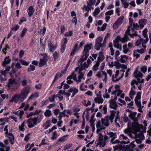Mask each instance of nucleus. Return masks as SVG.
I'll use <instances>...</instances> for the list:
<instances>
[{
  "instance_id": "4c0bfd02",
  "label": "nucleus",
  "mask_w": 151,
  "mask_h": 151,
  "mask_svg": "<svg viewBox=\"0 0 151 151\" xmlns=\"http://www.w3.org/2000/svg\"><path fill=\"white\" fill-rule=\"evenodd\" d=\"M54 60H55L58 57V54L56 51H55L53 54Z\"/></svg>"
},
{
  "instance_id": "58836bf2",
  "label": "nucleus",
  "mask_w": 151,
  "mask_h": 151,
  "mask_svg": "<svg viewBox=\"0 0 151 151\" xmlns=\"http://www.w3.org/2000/svg\"><path fill=\"white\" fill-rule=\"evenodd\" d=\"M27 31V29L26 28H24L23 29L20 35V36L21 37H22L24 36L26 32Z\"/></svg>"
},
{
  "instance_id": "412c9836",
  "label": "nucleus",
  "mask_w": 151,
  "mask_h": 151,
  "mask_svg": "<svg viewBox=\"0 0 151 151\" xmlns=\"http://www.w3.org/2000/svg\"><path fill=\"white\" fill-rule=\"evenodd\" d=\"M6 136H9V137H12V139H10V142L11 144H12V145L14 143V137L13 134L11 133H8L7 134V135Z\"/></svg>"
},
{
  "instance_id": "a878e982",
  "label": "nucleus",
  "mask_w": 151,
  "mask_h": 151,
  "mask_svg": "<svg viewBox=\"0 0 151 151\" xmlns=\"http://www.w3.org/2000/svg\"><path fill=\"white\" fill-rule=\"evenodd\" d=\"M100 9L99 7L96 8L94 12L93 13V15L94 17H96V15H98L100 12Z\"/></svg>"
},
{
  "instance_id": "ea45409f",
  "label": "nucleus",
  "mask_w": 151,
  "mask_h": 151,
  "mask_svg": "<svg viewBox=\"0 0 151 151\" xmlns=\"http://www.w3.org/2000/svg\"><path fill=\"white\" fill-rule=\"evenodd\" d=\"M45 55L44 56L43 58L42 59H43V60L45 61V62H47L49 58V57L47 55L46 53H45Z\"/></svg>"
},
{
  "instance_id": "bf43d9fd",
  "label": "nucleus",
  "mask_w": 151,
  "mask_h": 151,
  "mask_svg": "<svg viewBox=\"0 0 151 151\" xmlns=\"http://www.w3.org/2000/svg\"><path fill=\"white\" fill-rule=\"evenodd\" d=\"M72 22L73 23H75V25H76L77 22V17L76 16L74 17L73 18V19L72 20Z\"/></svg>"
},
{
  "instance_id": "f03ea898",
  "label": "nucleus",
  "mask_w": 151,
  "mask_h": 151,
  "mask_svg": "<svg viewBox=\"0 0 151 151\" xmlns=\"http://www.w3.org/2000/svg\"><path fill=\"white\" fill-rule=\"evenodd\" d=\"M43 118V116L40 115L37 117L32 118H29L26 122L28 123V127L29 128L34 127L37 124V123H39Z\"/></svg>"
},
{
  "instance_id": "72a5a7b5",
  "label": "nucleus",
  "mask_w": 151,
  "mask_h": 151,
  "mask_svg": "<svg viewBox=\"0 0 151 151\" xmlns=\"http://www.w3.org/2000/svg\"><path fill=\"white\" fill-rule=\"evenodd\" d=\"M107 134L110 136L109 137L110 138L116 137V135L115 133H114L113 132H109V133H108L107 132Z\"/></svg>"
},
{
  "instance_id": "a18cd8bd",
  "label": "nucleus",
  "mask_w": 151,
  "mask_h": 151,
  "mask_svg": "<svg viewBox=\"0 0 151 151\" xmlns=\"http://www.w3.org/2000/svg\"><path fill=\"white\" fill-rule=\"evenodd\" d=\"M113 12L114 11L113 10H111L110 11L106 12L105 13V15L106 16L111 15L113 14Z\"/></svg>"
},
{
  "instance_id": "f8f14e48",
  "label": "nucleus",
  "mask_w": 151,
  "mask_h": 151,
  "mask_svg": "<svg viewBox=\"0 0 151 151\" xmlns=\"http://www.w3.org/2000/svg\"><path fill=\"white\" fill-rule=\"evenodd\" d=\"M87 6L84 5L83 7L82 8V10L85 9L86 11H87V12H88L89 10H91V8L90 6L93 5H91L90 2L89 3L87 1Z\"/></svg>"
},
{
  "instance_id": "7ed1b4c3",
  "label": "nucleus",
  "mask_w": 151,
  "mask_h": 151,
  "mask_svg": "<svg viewBox=\"0 0 151 151\" xmlns=\"http://www.w3.org/2000/svg\"><path fill=\"white\" fill-rule=\"evenodd\" d=\"M137 114L136 112H133L130 113L129 115V117L130 119L134 121V123L133 124V127L134 128H139L143 127L142 126L139 124L137 122L138 118L137 117H136L135 116Z\"/></svg>"
},
{
  "instance_id": "423d86ee",
  "label": "nucleus",
  "mask_w": 151,
  "mask_h": 151,
  "mask_svg": "<svg viewBox=\"0 0 151 151\" xmlns=\"http://www.w3.org/2000/svg\"><path fill=\"white\" fill-rule=\"evenodd\" d=\"M145 50H144L143 49H141L140 50H134L133 51V56L134 57H136V58H138L140 56V55L139 54H135V53L136 52H138L140 53L141 54H142L145 52Z\"/></svg>"
},
{
  "instance_id": "2eb2a0df",
  "label": "nucleus",
  "mask_w": 151,
  "mask_h": 151,
  "mask_svg": "<svg viewBox=\"0 0 151 151\" xmlns=\"http://www.w3.org/2000/svg\"><path fill=\"white\" fill-rule=\"evenodd\" d=\"M79 43V41H78L75 45L73 47V50L71 52L70 54V55L73 56V55L75 53L76 51L78 49V43Z\"/></svg>"
},
{
  "instance_id": "a211bd4d",
  "label": "nucleus",
  "mask_w": 151,
  "mask_h": 151,
  "mask_svg": "<svg viewBox=\"0 0 151 151\" xmlns=\"http://www.w3.org/2000/svg\"><path fill=\"white\" fill-rule=\"evenodd\" d=\"M105 47V45L102 44H98L95 43L94 46V48L97 51H99L100 49V47Z\"/></svg>"
},
{
  "instance_id": "39448f33",
  "label": "nucleus",
  "mask_w": 151,
  "mask_h": 151,
  "mask_svg": "<svg viewBox=\"0 0 151 151\" xmlns=\"http://www.w3.org/2000/svg\"><path fill=\"white\" fill-rule=\"evenodd\" d=\"M101 124L103 126L107 127L109 125V116H106L104 118L101 119Z\"/></svg>"
},
{
  "instance_id": "4468645a",
  "label": "nucleus",
  "mask_w": 151,
  "mask_h": 151,
  "mask_svg": "<svg viewBox=\"0 0 151 151\" xmlns=\"http://www.w3.org/2000/svg\"><path fill=\"white\" fill-rule=\"evenodd\" d=\"M103 52H99V56L97 58V61L99 62L103 61L105 58V57L103 55Z\"/></svg>"
},
{
  "instance_id": "6ab92c4d",
  "label": "nucleus",
  "mask_w": 151,
  "mask_h": 151,
  "mask_svg": "<svg viewBox=\"0 0 151 151\" xmlns=\"http://www.w3.org/2000/svg\"><path fill=\"white\" fill-rule=\"evenodd\" d=\"M134 141H133L129 145H127L125 147L126 149H130L131 148L133 149L136 146L134 144Z\"/></svg>"
},
{
  "instance_id": "6e6552de",
  "label": "nucleus",
  "mask_w": 151,
  "mask_h": 151,
  "mask_svg": "<svg viewBox=\"0 0 151 151\" xmlns=\"http://www.w3.org/2000/svg\"><path fill=\"white\" fill-rule=\"evenodd\" d=\"M8 81V83L6 86L8 87L9 89L11 87V85H12L14 84L15 85L17 84V83L15 79L12 78L9 79Z\"/></svg>"
},
{
  "instance_id": "5fc2aeb1",
  "label": "nucleus",
  "mask_w": 151,
  "mask_h": 151,
  "mask_svg": "<svg viewBox=\"0 0 151 151\" xmlns=\"http://www.w3.org/2000/svg\"><path fill=\"white\" fill-rule=\"evenodd\" d=\"M84 43H85V42L83 41L80 42V44L79 45V46H78V49H77L78 50H79V49L82 47V46L84 45Z\"/></svg>"
},
{
  "instance_id": "69168bd1",
  "label": "nucleus",
  "mask_w": 151,
  "mask_h": 151,
  "mask_svg": "<svg viewBox=\"0 0 151 151\" xmlns=\"http://www.w3.org/2000/svg\"><path fill=\"white\" fill-rule=\"evenodd\" d=\"M107 25V24L106 23H104L103 24V25H102V27H101V31H104L106 28Z\"/></svg>"
},
{
  "instance_id": "864d4df0",
  "label": "nucleus",
  "mask_w": 151,
  "mask_h": 151,
  "mask_svg": "<svg viewBox=\"0 0 151 151\" xmlns=\"http://www.w3.org/2000/svg\"><path fill=\"white\" fill-rule=\"evenodd\" d=\"M134 101L135 103L138 107H140L141 106V102L140 101H139L136 99H134Z\"/></svg>"
},
{
  "instance_id": "4be33fe9",
  "label": "nucleus",
  "mask_w": 151,
  "mask_h": 151,
  "mask_svg": "<svg viewBox=\"0 0 151 151\" xmlns=\"http://www.w3.org/2000/svg\"><path fill=\"white\" fill-rule=\"evenodd\" d=\"M128 40H129V38L127 35L126 34H124V37L121 39V41L122 42L124 43Z\"/></svg>"
},
{
  "instance_id": "774afa93",
  "label": "nucleus",
  "mask_w": 151,
  "mask_h": 151,
  "mask_svg": "<svg viewBox=\"0 0 151 151\" xmlns=\"http://www.w3.org/2000/svg\"><path fill=\"white\" fill-rule=\"evenodd\" d=\"M24 53V52L22 50H21L20 51L19 54V58H21L22 57V56H23Z\"/></svg>"
},
{
  "instance_id": "9b49d317",
  "label": "nucleus",
  "mask_w": 151,
  "mask_h": 151,
  "mask_svg": "<svg viewBox=\"0 0 151 151\" xmlns=\"http://www.w3.org/2000/svg\"><path fill=\"white\" fill-rule=\"evenodd\" d=\"M35 11V9L33 8V6H30L27 9V11L28 12V15L29 17H31Z\"/></svg>"
},
{
  "instance_id": "de8ad7c7",
  "label": "nucleus",
  "mask_w": 151,
  "mask_h": 151,
  "mask_svg": "<svg viewBox=\"0 0 151 151\" xmlns=\"http://www.w3.org/2000/svg\"><path fill=\"white\" fill-rule=\"evenodd\" d=\"M141 70L143 73H145L147 70V67L145 65H144L141 68Z\"/></svg>"
},
{
  "instance_id": "37998d69",
  "label": "nucleus",
  "mask_w": 151,
  "mask_h": 151,
  "mask_svg": "<svg viewBox=\"0 0 151 151\" xmlns=\"http://www.w3.org/2000/svg\"><path fill=\"white\" fill-rule=\"evenodd\" d=\"M106 144V143L105 142H98V144H97V145H100V147H104L105 145Z\"/></svg>"
},
{
  "instance_id": "1a4fd4ad",
  "label": "nucleus",
  "mask_w": 151,
  "mask_h": 151,
  "mask_svg": "<svg viewBox=\"0 0 151 151\" xmlns=\"http://www.w3.org/2000/svg\"><path fill=\"white\" fill-rule=\"evenodd\" d=\"M11 61V59L9 58V56H6L4 59L3 62L2 63V66L4 67H6V65L9 64Z\"/></svg>"
},
{
  "instance_id": "79ce46f5",
  "label": "nucleus",
  "mask_w": 151,
  "mask_h": 151,
  "mask_svg": "<svg viewBox=\"0 0 151 151\" xmlns=\"http://www.w3.org/2000/svg\"><path fill=\"white\" fill-rule=\"evenodd\" d=\"M0 146L2 147L0 148V151H5L4 148L5 147V145L1 142H0Z\"/></svg>"
},
{
  "instance_id": "20e7f679",
  "label": "nucleus",
  "mask_w": 151,
  "mask_h": 151,
  "mask_svg": "<svg viewBox=\"0 0 151 151\" xmlns=\"http://www.w3.org/2000/svg\"><path fill=\"white\" fill-rule=\"evenodd\" d=\"M124 18V17L123 16H122L118 18L116 22L113 25V29H116L119 26H120L122 23Z\"/></svg>"
},
{
  "instance_id": "0e129e2a",
  "label": "nucleus",
  "mask_w": 151,
  "mask_h": 151,
  "mask_svg": "<svg viewBox=\"0 0 151 151\" xmlns=\"http://www.w3.org/2000/svg\"><path fill=\"white\" fill-rule=\"evenodd\" d=\"M103 137L102 135V134L99 133V142L103 140Z\"/></svg>"
},
{
  "instance_id": "13d9d810",
  "label": "nucleus",
  "mask_w": 151,
  "mask_h": 151,
  "mask_svg": "<svg viewBox=\"0 0 151 151\" xmlns=\"http://www.w3.org/2000/svg\"><path fill=\"white\" fill-rule=\"evenodd\" d=\"M9 119V118L7 117V118H1L0 119V122H3L5 121V122H8V119Z\"/></svg>"
},
{
  "instance_id": "603ef678",
  "label": "nucleus",
  "mask_w": 151,
  "mask_h": 151,
  "mask_svg": "<svg viewBox=\"0 0 151 151\" xmlns=\"http://www.w3.org/2000/svg\"><path fill=\"white\" fill-rule=\"evenodd\" d=\"M57 137V134L56 132V131H55L53 133L52 136L51 137V139L52 140H54L56 139Z\"/></svg>"
},
{
  "instance_id": "c9c22d12",
  "label": "nucleus",
  "mask_w": 151,
  "mask_h": 151,
  "mask_svg": "<svg viewBox=\"0 0 151 151\" xmlns=\"http://www.w3.org/2000/svg\"><path fill=\"white\" fill-rule=\"evenodd\" d=\"M141 91H139L137 94V96L135 97V99L137 100H139L141 99Z\"/></svg>"
},
{
  "instance_id": "338daca9",
  "label": "nucleus",
  "mask_w": 151,
  "mask_h": 151,
  "mask_svg": "<svg viewBox=\"0 0 151 151\" xmlns=\"http://www.w3.org/2000/svg\"><path fill=\"white\" fill-rule=\"evenodd\" d=\"M19 28V26L18 25H17L15 26L12 29V30H14L15 31H17Z\"/></svg>"
},
{
  "instance_id": "e2e57ef3",
  "label": "nucleus",
  "mask_w": 151,
  "mask_h": 151,
  "mask_svg": "<svg viewBox=\"0 0 151 151\" xmlns=\"http://www.w3.org/2000/svg\"><path fill=\"white\" fill-rule=\"evenodd\" d=\"M111 114L110 116L112 117H114L115 115V111L114 110L110 111Z\"/></svg>"
},
{
  "instance_id": "c03bdc74",
  "label": "nucleus",
  "mask_w": 151,
  "mask_h": 151,
  "mask_svg": "<svg viewBox=\"0 0 151 151\" xmlns=\"http://www.w3.org/2000/svg\"><path fill=\"white\" fill-rule=\"evenodd\" d=\"M134 74H136V75L135 76V77L136 78H137L138 77H140L142 78L143 76L142 74L140 72H139V73L137 74V72L136 71L135 72Z\"/></svg>"
},
{
  "instance_id": "dca6fc26",
  "label": "nucleus",
  "mask_w": 151,
  "mask_h": 151,
  "mask_svg": "<svg viewBox=\"0 0 151 151\" xmlns=\"http://www.w3.org/2000/svg\"><path fill=\"white\" fill-rule=\"evenodd\" d=\"M78 91V90L74 87L71 88L68 91V92H72L73 94L75 95Z\"/></svg>"
},
{
  "instance_id": "cd10ccee",
  "label": "nucleus",
  "mask_w": 151,
  "mask_h": 151,
  "mask_svg": "<svg viewBox=\"0 0 151 151\" xmlns=\"http://www.w3.org/2000/svg\"><path fill=\"white\" fill-rule=\"evenodd\" d=\"M103 40V38L101 36L98 37L96 39L95 41V43L98 44H101V43Z\"/></svg>"
},
{
  "instance_id": "473e14b6",
  "label": "nucleus",
  "mask_w": 151,
  "mask_h": 151,
  "mask_svg": "<svg viewBox=\"0 0 151 151\" xmlns=\"http://www.w3.org/2000/svg\"><path fill=\"white\" fill-rule=\"evenodd\" d=\"M55 97V95H51V96L49 97L48 99L50 102H53L54 101Z\"/></svg>"
},
{
  "instance_id": "680f3d73",
  "label": "nucleus",
  "mask_w": 151,
  "mask_h": 151,
  "mask_svg": "<svg viewBox=\"0 0 151 151\" xmlns=\"http://www.w3.org/2000/svg\"><path fill=\"white\" fill-rule=\"evenodd\" d=\"M103 110L104 111V114H106L107 113V106L106 105H105L103 108Z\"/></svg>"
},
{
  "instance_id": "c85d7f7f",
  "label": "nucleus",
  "mask_w": 151,
  "mask_h": 151,
  "mask_svg": "<svg viewBox=\"0 0 151 151\" xmlns=\"http://www.w3.org/2000/svg\"><path fill=\"white\" fill-rule=\"evenodd\" d=\"M44 114L45 116H50L52 115L51 111L48 110H46Z\"/></svg>"
},
{
  "instance_id": "7c9ffc66",
  "label": "nucleus",
  "mask_w": 151,
  "mask_h": 151,
  "mask_svg": "<svg viewBox=\"0 0 151 151\" xmlns=\"http://www.w3.org/2000/svg\"><path fill=\"white\" fill-rule=\"evenodd\" d=\"M124 76V73H122V76H121V77H120V78H118L116 79V80H114V75H112V81L114 82H116V81H117L119 80H120L123 76Z\"/></svg>"
},
{
  "instance_id": "ddd939ff",
  "label": "nucleus",
  "mask_w": 151,
  "mask_h": 151,
  "mask_svg": "<svg viewBox=\"0 0 151 151\" xmlns=\"http://www.w3.org/2000/svg\"><path fill=\"white\" fill-rule=\"evenodd\" d=\"M109 103L110 104L109 107L110 108L114 109H116L118 105L117 104L116 102H113L111 101H109Z\"/></svg>"
},
{
  "instance_id": "9d476101",
  "label": "nucleus",
  "mask_w": 151,
  "mask_h": 151,
  "mask_svg": "<svg viewBox=\"0 0 151 151\" xmlns=\"http://www.w3.org/2000/svg\"><path fill=\"white\" fill-rule=\"evenodd\" d=\"M92 46V44L91 43L86 45L84 47V50L83 52H85L87 53H88L89 52V50L91 49Z\"/></svg>"
},
{
  "instance_id": "a19ab883",
  "label": "nucleus",
  "mask_w": 151,
  "mask_h": 151,
  "mask_svg": "<svg viewBox=\"0 0 151 151\" xmlns=\"http://www.w3.org/2000/svg\"><path fill=\"white\" fill-rule=\"evenodd\" d=\"M101 72L102 73V74L105 76V78L103 80V81H105V82H106L107 80V74L106 73L105 71H101Z\"/></svg>"
},
{
  "instance_id": "0eeeda50",
  "label": "nucleus",
  "mask_w": 151,
  "mask_h": 151,
  "mask_svg": "<svg viewBox=\"0 0 151 151\" xmlns=\"http://www.w3.org/2000/svg\"><path fill=\"white\" fill-rule=\"evenodd\" d=\"M83 55H82L81 58L78 61V62H81V65H82L83 62L86 60L89 55V54L88 53H87L85 52H83Z\"/></svg>"
},
{
  "instance_id": "e433bc0d",
  "label": "nucleus",
  "mask_w": 151,
  "mask_h": 151,
  "mask_svg": "<svg viewBox=\"0 0 151 151\" xmlns=\"http://www.w3.org/2000/svg\"><path fill=\"white\" fill-rule=\"evenodd\" d=\"M80 75L78 76V80L77 81L78 82H81V79L83 78V76L84 74L83 73H79Z\"/></svg>"
},
{
  "instance_id": "bb28decb",
  "label": "nucleus",
  "mask_w": 151,
  "mask_h": 151,
  "mask_svg": "<svg viewBox=\"0 0 151 151\" xmlns=\"http://www.w3.org/2000/svg\"><path fill=\"white\" fill-rule=\"evenodd\" d=\"M19 61L22 65L26 66H28L29 64V62H27L22 59H20L19 60Z\"/></svg>"
},
{
  "instance_id": "393cba45",
  "label": "nucleus",
  "mask_w": 151,
  "mask_h": 151,
  "mask_svg": "<svg viewBox=\"0 0 151 151\" xmlns=\"http://www.w3.org/2000/svg\"><path fill=\"white\" fill-rule=\"evenodd\" d=\"M50 120H47L45 124H44L43 125L45 129H47L50 127Z\"/></svg>"
},
{
  "instance_id": "4d7b16f0",
  "label": "nucleus",
  "mask_w": 151,
  "mask_h": 151,
  "mask_svg": "<svg viewBox=\"0 0 151 151\" xmlns=\"http://www.w3.org/2000/svg\"><path fill=\"white\" fill-rule=\"evenodd\" d=\"M133 22V19L131 18L129 19V26L128 27V28H130L132 26V23Z\"/></svg>"
},
{
  "instance_id": "6e6d98bb",
  "label": "nucleus",
  "mask_w": 151,
  "mask_h": 151,
  "mask_svg": "<svg viewBox=\"0 0 151 151\" xmlns=\"http://www.w3.org/2000/svg\"><path fill=\"white\" fill-rule=\"evenodd\" d=\"M27 21V19L26 18L24 17H23L22 19H21L19 22V24H21L23 22H26Z\"/></svg>"
},
{
  "instance_id": "49530a36",
  "label": "nucleus",
  "mask_w": 151,
  "mask_h": 151,
  "mask_svg": "<svg viewBox=\"0 0 151 151\" xmlns=\"http://www.w3.org/2000/svg\"><path fill=\"white\" fill-rule=\"evenodd\" d=\"M61 47L60 48V52L62 53H63L65 49L66 46L62 44H61Z\"/></svg>"
},
{
  "instance_id": "c756f323",
  "label": "nucleus",
  "mask_w": 151,
  "mask_h": 151,
  "mask_svg": "<svg viewBox=\"0 0 151 151\" xmlns=\"http://www.w3.org/2000/svg\"><path fill=\"white\" fill-rule=\"evenodd\" d=\"M25 121L23 122L21 126H19V130L22 131H24V127L25 126Z\"/></svg>"
},
{
  "instance_id": "052dcab7",
  "label": "nucleus",
  "mask_w": 151,
  "mask_h": 151,
  "mask_svg": "<svg viewBox=\"0 0 151 151\" xmlns=\"http://www.w3.org/2000/svg\"><path fill=\"white\" fill-rule=\"evenodd\" d=\"M73 33L71 31H69L68 32L65 33L64 35L66 36H71L72 35Z\"/></svg>"
},
{
  "instance_id": "2f4dec72",
  "label": "nucleus",
  "mask_w": 151,
  "mask_h": 151,
  "mask_svg": "<svg viewBox=\"0 0 151 151\" xmlns=\"http://www.w3.org/2000/svg\"><path fill=\"white\" fill-rule=\"evenodd\" d=\"M68 42V39L67 37L63 38L62 40L61 44L66 46V44Z\"/></svg>"
},
{
  "instance_id": "aec40b11",
  "label": "nucleus",
  "mask_w": 151,
  "mask_h": 151,
  "mask_svg": "<svg viewBox=\"0 0 151 151\" xmlns=\"http://www.w3.org/2000/svg\"><path fill=\"white\" fill-rule=\"evenodd\" d=\"M67 111V110L65 109L62 112L59 113V116H58L59 120H61L63 117H65V113Z\"/></svg>"
},
{
  "instance_id": "5701e85b",
  "label": "nucleus",
  "mask_w": 151,
  "mask_h": 151,
  "mask_svg": "<svg viewBox=\"0 0 151 151\" xmlns=\"http://www.w3.org/2000/svg\"><path fill=\"white\" fill-rule=\"evenodd\" d=\"M46 62H45V61H44L43 59H42V58H40V62L39 64V66L40 67H41L43 66L46 65Z\"/></svg>"
},
{
  "instance_id": "f257e3e1",
  "label": "nucleus",
  "mask_w": 151,
  "mask_h": 151,
  "mask_svg": "<svg viewBox=\"0 0 151 151\" xmlns=\"http://www.w3.org/2000/svg\"><path fill=\"white\" fill-rule=\"evenodd\" d=\"M30 90V87L29 86L24 87L22 90V92L19 94L14 95L9 102L11 103L14 102L17 103L19 101H23L27 98Z\"/></svg>"
},
{
  "instance_id": "f3484780",
  "label": "nucleus",
  "mask_w": 151,
  "mask_h": 151,
  "mask_svg": "<svg viewBox=\"0 0 151 151\" xmlns=\"http://www.w3.org/2000/svg\"><path fill=\"white\" fill-rule=\"evenodd\" d=\"M119 60H117L116 61H115L114 62L116 64L115 66L116 67V68L117 69H119V68L121 67L122 65L124 67V68L125 69H126L127 68V66H125L124 64H120L119 62Z\"/></svg>"
},
{
  "instance_id": "3c124183",
  "label": "nucleus",
  "mask_w": 151,
  "mask_h": 151,
  "mask_svg": "<svg viewBox=\"0 0 151 151\" xmlns=\"http://www.w3.org/2000/svg\"><path fill=\"white\" fill-rule=\"evenodd\" d=\"M56 47H57L53 45L52 46L50 47L49 48L50 52H52L56 49Z\"/></svg>"
},
{
  "instance_id": "f704fd0d",
  "label": "nucleus",
  "mask_w": 151,
  "mask_h": 151,
  "mask_svg": "<svg viewBox=\"0 0 151 151\" xmlns=\"http://www.w3.org/2000/svg\"><path fill=\"white\" fill-rule=\"evenodd\" d=\"M143 123L144 124V126H145V127H144L143 126V127H142V128H137L138 129V130H140V129H144V130H145V131H144L143 132H146V131H145V130L146 129V127L147 126V122L145 121H144L143 122ZM141 125H142V126H143L142 124H141Z\"/></svg>"
},
{
  "instance_id": "b1692460",
  "label": "nucleus",
  "mask_w": 151,
  "mask_h": 151,
  "mask_svg": "<svg viewBox=\"0 0 151 151\" xmlns=\"http://www.w3.org/2000/svg\"><path fill=\"white\" fill-rule=\"evenodd\" d=\"M35 68V67L34 65H30L29 67L27 69V71L29 72L34 71Z\"/></svg>"
},
{
  "instance_id": "8fccbe9b",
  "label": "nucleus",
  "mask_w": 151,
  "mask_h": 151,
  "mask_svg": "<svg viewBox=\"0 0 151 151\" xmlns=\"http://www.w3.org/2000/svg\"><path fill=\"white\" fill-rule=\"evenodd\" d=\"M147 20L145 19H142L139 21V23H142L144 24H146L147 23Z\"/></svg>"
},
{
  "instance_id": "09e8293b",
  "label": "nucleus",
  "mask_w": 151,
  "mask_h": 151,
  "mask_svg": "<svg viewBox=\"0 0 151 151\" xmlns=\"http://www.w3.org/2000/svg\"><path fill=\"white\" fill-rule=\"evenodd\" d=\"M73 146L72 144H67L66 146L64 147V150H66L68 149H69Z\"/></svg>"
}]
</instances>
